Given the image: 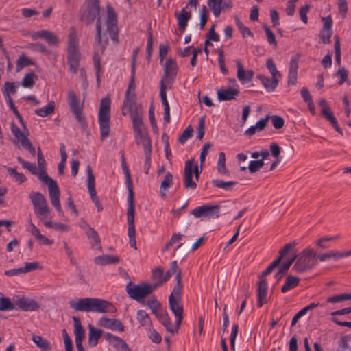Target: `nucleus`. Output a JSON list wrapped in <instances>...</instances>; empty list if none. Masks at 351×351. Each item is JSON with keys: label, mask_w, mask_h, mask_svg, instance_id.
I'll list each match as a JSON object with an SVG mask.
<instances>
[{"label": "nucleus", "mask_w": 351, "mask_h": 351, "mask_svg": "<svg viewBox=\"0 0 351 351\" xmlns=\"http://www.w3.org/2000/svg\"><path fill=\"white\" fill-rule=\"evenodd\" d=\"M69 306L76 311L104 313L112 311V304L103 299L96 298H82L71 300Z\"/></svg>", "instance_id": "nucleus-1"}, {"label": "nucleus", "mask_w": 351, "mask_h": 351, "mask_svg": "<svg viewBox=\"0 0 351 351\" xmlns=\"http://www.w3.org/2000/svg\"><path fill=\"white\" fill-rule=\"evenodd\" d=\"M80 53L78 38L75 32L73 31L68 36L67 62L70 72L73 74L77 73L80 66Z\"/></svg>", "instance_id": "nucleus-2"}, {"label": "nucleus", "mask_w": 351, "mask_h": 351, "mask_svg": "<svg viewBox=\"0 0 351 351\" xmlns=\"http://www.w3.org/2000/svg\"><path fill=\"white\" fill-rule=\"evenodd\" d=\"M317 265V252L308 247L300 253L293 269L297 272L304 273L312 269Z\"/></svg>", "instance_id": "nucleus-3"}, {"label": "nucleus", "mask_w": 351, "mask_h": 351, "mask_svg": "<svg viewBox=\"0 0 351 351\" xmlns=\"http://www.w3.org/2000/svg\"><path fill=\"white\" fill-rule=\"evenodd\" d=\"M110 98L106 97L101 99L99 106L98 121L101 141H104L110 134Z\"/></svg>", "instance_id": "nucleus-4"}, {"label": "nucleus", "mask_w": 351, "mask_h": 351, "mask_svg": "<svg viewBox=\"0 0 351 351\" xmlns=\"http://www.w3.org/2000/svg\"><path fill=\"white\" fill-rule=\"evenodd\" d=\"M29 198L34 206V213L40 221H44L49 219L50 208L44 195L40 192H32Z\"/></svg>", "instance_id": "nucleus-5"}, {"label": "nucleus", "mask_w": 351, "mask_h": 351, "mask_svg": "<svg viewBox=\"0 0 351 351\" xmlns=\"http://www.w3.org/2000/svg\"><path fill=\"white\" fill-rule=\"evenodd\" d=\"M128 108L132 125L134 131L135 137L136 138V143L138 144V139L143 141V143H145V138H149L147 136H143V129L144 124L142 120L143 110L141 105L132 106L131 107H126Z\"/></svg>", "instance_id": "nucleus-6"}, {"label": "nucleus", "mask_w": 351, "mask_h": 351, "mask_svg": "<svg viewBox=\"0 0 351 351\" xmlns=\"http://www.w3.org/2000/svg\"><path fill=\"white\" fill-rule=\"evenodd\" d=\"M125 289L130 298L138 302L144 303V298L154 291V287H152L149 283L143 282L135 285L132 282H129L126 285Z\"/></svg>", "instance_id": "nucleus-7"}, {"label": "nucleus", "mask_w": 351, "mask_h": 351, "mask_svg": "<svg viewBox=\"0 0 351 351\" xmlns=\"http://www.w3.org/2000/svg\"><path fill=\"white\" fill-rule=\"evenodd\" d=\"M134 213H135V204H134V193L128 194V210H127V221L128 224L129 243L131 247L136 249V230L134 223Z\"/></svg>", "instance_id": "nucleus-8"}, {"label": "nucleus", "mask_w": 351, "mask_h": 351, "mask_svg": "<svg viewBox=\"0 0 351 351\" xmlns=\"http://www.w3.org/2000/svg\"><path fill=\"white\" fill-rule=\"evenodd\" d=\"M220 206L218 204H204L191 211L195 218H218L220 215Z\"/></svg>", "instance_id": "nucleus-9"}, {"label": "nucleus", "mask_w": 351, "mask_h": 351, "mask_svg": "<svg viewBox=\"0 0 351 351\" xmlns=\"http://www.w3.org/2000/svg\"><path fill=\"white\" fill-rule=\"evenodd\" d=\"M100 6L98 0H90L87 2L86 9L84 10L81 19L87 25L91 24L99 16Z\"/></svg>", "instance_id": "nucleus-10"}, {"label": "nucleus", "mask_w": 351, "mask_h": 351, "mask_svg": "<svg viewBox=\"0 0 351 351\" xmlns=\"http://www.w3.org/2000/svg\"><path fill=\"white\" fill-rule=\"evenodd\" d=\"M177 70L178 65L176 62L172 58L167 60L160 85L173 84L177 75Z\"/></svg>", "instance_id": "nucleus-11"}, {"label": "nucleus", "mask_w": 351, "mask_h": 351, "mask_svg": "<svg viewBox=\"0 0 351 351\" xmlns=\"http://www.w3.org/2000/svg\"><path fill=\"white\" fill-rule=\"evenodd\" d=\"M107 30L111 40L115 43L118 42V27L117 18L114 8L108 5L107 6Z\"/></svg>", "instance_id": "nucleus-12"}, {"label": "nucleus", "mask_w": 351, "mask_h": 351, "mask_svg": "<svg viewBox=\"0 0 351 351\" xmlns=\"http://www.w3.org/2000/svg\"><path fill=\"white\" fill-rule=\"evenodd\" d=\"M169 304L170 310L173 312L176 318V331L178 332L181 322L183 319V308L181 304V298L169 296Z\"/></svg>", "instance_id": "nucleus-13"}, {"label": "nucleus", "mask_w": 351, "mask_h": 351, "mask_svg": "<svg viewBox=\"0 0 351 351\" xmlns=\"http://www.w3.org/2000/svg\"><path fill=\"white\" fill-rule=\"evenodd\" d=\"M135 73L136 70L133 68V69H131V76H130V80L127 88V90L125 92V97L124 99L123 104V110L126 108V107H131L132 106H136V95L134 93L131 94L130 91L131 90L135 89V84H134V80H135Z\"/></svg>", "instance_id": "nucleus-14"}, {"label": "nucleus", "mask_w": 351, "mask_h": 351, "mask_svg": "<svg viewBox=\"0 0 351 351\" xmlns=\"http://www.w3.org/2000/svg\"><path fill=\"white\" fill-rule=\"evenodd\" d=\"M104 337L117 351H132L123 339L109 332L106 333Z\"/></svg>", "instance_id": "nucleus-15"}, {"label": "nucleus", "mask_w": 351, "mask_h": 351, "mask_svg": "<svg viewBox=\"0 0 351 351\" xmlns=\"http://www.w3.org/2000/svg\"><path fill=\"white\" fill-rule=\"evenodd\" d=\"M74 322V334L75 336V344L78 351H84L82 341L85 337V331L78 317H73Z\"/></svg>", "instance_id": "nucleus-16"}, {"label": "nucleus", "mask_w": 351, "mask_h": 351, "mask_svg": "<svg viewBox=\"0 0 351 351\" xmlns=\"http://www.w3.org/2000/svg\"><path fill=\"white\" fill-rule=\"evenodd\" d=\"M14 303L19 308L25 311H34L40 308V304L38 302L28 298H19L14 300Z\"/></svg>", "instance_id": "nucleus-17"}, {"label": "nucleus", "mask_w": 351, "mask_h": 351, "mask_svg": "<svg viewBox=\"0 0 351 351\" xmlns=\"http://www.w3.org/2000/svg\"><path fill=\"white\" fill-rule=\"evenodd\" d=\"M95 40L96 47H99L101 53H104L108 43V40L106 34H101V19L100 17L97 19Z\"/></svg>", "instance_id": "nucleus-18"}, {"label": "nucleus", "mask_w": 351, "mask_h": 351, "mask_svg": "<svg viewBox=\"0 0 351 351\" xmlns=\"http://www.w3.org/2000/svg\"><path fill=\"white\" fill-rule=\"evenodd\" d=\"M193 160H187L185 163L184 170V186L186 189H195L197 188V184L193 181Z\"/></svg>", "instance_id": "nucleus-19"}, {"label": "nucleus", "mask_w": 351, "mask_h": 351, "mask_svg": "<svg viewBox=\"0 0 351 351\" xmlns=\"http://www.w3.org/2000/svg\"><path fill=\"white\" fill-rule=\"evenodd\" d=\"M99 326L110 329L112 330H117L119 332L124 331V326L117 319H110L106 317H102L99 321Z\"/></svg>", "instance_id": "nucleus-20"}, {"label": "nucleus", "mask_w": 351, "mask_h": 351, "mask_svg": "<svg viewBox=\"0 0 351 351\" xmlns=\"http://www.w3.org/2000/svg\"><path fill=\"white\" fill-rule=\"evenodd\" d=\"M48 189L51 204L60 215L63 214V210L60 203V191L57 184L49 187Z\"/></svg>", "instance_id": "nucleus-21"}, {"label": "nucleus", "mask_w": 351, "mask_h": 351, "mask_svg": "<svg viewBox=\"0 0 351 351\" xmlns=\"http://www.w3.org/2000/svg\"><path fill=\"white\" fill-rule=\"evenodd\" d=\"M32 38L36 40L38 38L45 40L51 45H56L59 43L58 37L51 32L47 30H40L34 32Z\"/></svg>", "instance_id": "nucleus-22"}, {"label": "nucleus", "mask_w": 351, "mask_h": 351, "mask_svg": "<svg viewBox=\"0 0 351 351\" xmlns=\"http://www.w3.org/2000/svg\"><path fill=\"white\" fill-rule=\"evenodd\" d=\"M298 62L299 59L296 56H293L291 59L289 67L287 82L289 86L296 84L298 77Z\"/></svg>", "instance_id": "nucleus-23"}, {"label": "nucleus", "mask_w": 351, "mask_h": 351, "mask_svg": "<svg viewBox=\"0 0 351 351\" xmlns=\"http://www.w3.org/2000/svg\"><path fill=\"white\" fill-rule=\"evenodd\" d=\"M267 283L265 278L260 280L257 289L258 305L261 307L267 302Z\"/></svg>", "instance_id": "nucleus-24"}, {"label": "nucleus", "mask_w": 351, "mask_h": 351, "mask_svg": "<svg viewBox=\"0 0 351 351\" xmlns=\"http://www.w3.org/2000/svg\"><path fill=\"white\" fill-rule=\"evenodd\" d=\"M217 98L220 101L234 99L239 95V91L236 88H221L217 91Z\"/></svg>", "instance_id": "nucleus-25"}, {"label": "nucleus", "mask_w": 351, "mask_h": 351, "mask_svg": "<svg viewBox=\"0 0 351 351\" xmlns=\"http://www.w3.org/2000/svg\"><path fill=\"white\" fill-rule=\"evenodd\" d=\"M28 230L38 241L40 244L49 245L53 243V241L40 234V230L32 222V220H29V221Z\"/></svg>", "instance_id": "nucleus-26"}, {"label": "nucleus", "mask_w": 351, "mask_h": 351, "mask_svg": "<svg viewBox=\"0 0 351 351\" xmlns=\"http://www.w3.org/2000/svg\"><path fill=\"white\" fill-rule=\"evenodd\" d=\"M88 328L89 330L88 339V346L90 347H95L98 343L99 339L101 337L103 331L95 328L90 324H88Z\"/></svg>", "instance_id": "nucleus-27"}, {"label": "nucleus", "mask_w": 351, "mask_h": 351, "mask_svg": "<svg viewBox=\"0 0 351 351\" xmlns=\"http://www.w3.org/2000/svg\"><path fill=\"white\" fill-rule=\"evenodd\" d=\"M145 143H143V147L145 155L144 171L145 174H148L151 166V156L152 151L150 138H145Z\"/></svg>", "instance_id": "nucleus-28"}, {"label": "nucleus", "mask_w": 351, "mask_h": 351, "mask_svg": "<svg viewBox=\"0 0 351 351\" xmlns=\"http://www.w3.org/2000/svg\"><path fill=\"white\" fill-rule=\"evenodd\" d=\"M86 235L88 239L95 241V245H94L93 242H90L92 249L99 250L101 251L102 247L98 232L93 228L88 226V228L86 231Z\"/></svg>", "instance_id": "nucleus-29"}, {"label": "nucleus", "mask_w": 351, "mask_h": 351, "mask_svg": "<svg viewBox=\"0 0 351 351\" xmlns=\"http://www.w3.org/2000/svg\"><path fill=\"white\" fill-rule=\"evenodd\" d=\"M119 257L110 254H104L96 256L94 258V263L98 265H106L110 264H115L119 262Z\"/></svg>", "instance_id": "nucleus-30"}, {"label": "nucleus", "mask_w": 351, "mask_h": 351, "mask_svg": "<svg viewBox=\"0 0 351 351\" xmlns=\"http://www.w3.org/2000/svg\"><path fill=\"white\" fill-rule=\"evenodd\" d=\"M237 77L241 82L244 81H250L254 75V71L252 70H247L245 71L243 68V64L237 61Z\"/></svg>", "instance_id": "nucleus-31"}, {"label": "nucleus", "mask_w": 351, "mask_h": 351, "mask_svg": "<svg viewBox=\"0 0 351 351\" xmlns=\"http://www.w3.org/2000/svg\"><path fill=\"white\" fill-rule=\"evenodd\" d=\"M164 278V271L162 267H157L153 270L152 279L154 283L151 284V286L154 287V290L165 282Z\"/></svg>", "instance_id": "nucleus-32"}, {"label": "nucleus", "mask_w": 351, "mask_h": 351, "mask_svg": "<svg viewBox=\"0 0 351 351\" xmlns=\"http://www.w3.org/2000/svg\"><path fill=\"white\" fill-rule=\"evenodd\" d=\"M321 114L330 123V124L333 126L335 130L341 135H343V130L339 126L338 122L333 113L330 111V110H326L325 109H322Z\"/></svg>", "instance_id": "nucleus-33"}, {"label": "nucleus", "mask_w": 351, "mask_h": 351, "mask_svg": "<svg viewBox=\"0 0 351 351\" xmlns=\"http://www.w3.org/2000/svg\"><path fill=\"white\" fill-rule=\"evenodd\" d=\"M257 78L260 80L264 87L268 91H273L276 88L278 84V77H265L262 75H257Z\"/></svg>", "instance_id": "nucleus-34"}, {"label": "nucleus", "mask_w": 351, "mask_h": 351, "mask_svg": "<svg viewBox=\"0 0 351 351\" xmlns=\"http://www.w3.org/2000/svg\"><path fill=\"white\" fill-rule=\"evenodd\" d=\"M156 317L165 327L167 332L174 334L175 330L173 329V324H171V319L165 311H160V314H157Z\"/></svg>", "instance_id": "nucleus-35"}, {"label": "nucleus", "mask_w": 351, "mask_h": 351, "mask_svg": "<svg viewBox=\"0 0 351 351\" xmlns=\"http://www.w3.org/2000/svg\"><path fill=\"white\" fill-rule=\"evenodd\" d=\"M300 280V278L296 276L292 275L287 276L286 277L285 284L281 288V292L286 293L288 291L295 288L298 285Z\"/></svg>", "instance_id": "nucleus-36"}, {"label": "nucleus", "mask_w": 351, "mask_h": 351, "mask_svg": "<svg viewBox=\"0 0 351 351\" xmlns=\"http://www.w3.org/2000/svg\"><path fill=\"white\" fill-rule=\"evenodd\" d=\"M176 17L179 29L183 32L186 29L188 21L191 19V15L189 12H186V8H182Z\"/></svg>", "instance_id": "nucleus-37"}, {"label": "nucleus", "mask_w": 351, "mask_h": 351, "mask_svg": "<svg viewBox=\"0 0 351 351\" xmlns=\"http://www.w3.org/2000/svg\"><path fill=\"white\" fill-rule=\"evenodd\" d=\"M32 341L43 351H49L51 349V343L40 335H34Z\"/></svg>", "instance_id": "nucleus-38"}, {"label": "nucleus", "mask_w": 351, "mask_h": 351, "mask_svg": "<svg viewBox=\"0 0 351 351\" xmlns=\"http://www.w3.org/2000/svg\"><path fill=\"white\" fill-rule=\"evenodd\" d=\"M55 110V102L51 101L48 104L43 107L35 110V114L41 117H45L52 114Z\"/></svg>", "instance_id": "nucleus-39"}, {"label": "nucleus", "mask_w": 351, "mask_h": 351, "mask_svg": "<svg viewBox=\"0 0 351 351\" xmlns=\"http://www.w3.org/2000/svg\"><path fill=\"white\" fill-rule=\"evenodd\" d=\"M176 284L174 286L172 292L169 296L173 298H181V293L182 291V274L181 271H178L176 276Z\"/></svg>", "instance_id": "nucleus-40"}, {"label": "nucleus", "mask_w": 351, "mask_h": 351, "mask_svg": "<svg viewBox=\"0 0 351 351\" xmlns=\"http://www.w3.org/2000/svg\"><path fill=\"white\" fill-rule=\"evenodd\" d=\"M68 103L72 112L82 109L80 104V101L76 97L74 91L69 90L68 91Z\"/></svg>", "instance_id": "nucleus-41"}, {"label": "nucleus", "mask_w": 351, "mask_h": 351, "mask_svg": "<svg viewBox=\"0 0 351 351\" xmlns=\"http://www.w3.org/2000/svg\"><path fill=\"white\" fill-rule=\"evenodd\" d=\"M173 183V176L170 172H167L160 184V191L162 197H166L165 191L170 187Z\"/></svg>", "instance_id": "nucleus-42"}, {"label": "nucleus", "mask_w": 351, "mask_h": 351, "mask_svg": "<svg viewBox=\"0 0 351 351\" xmlns=\"http://www.w3.org/2000/svg\"><path fill=\"white\" fill-rule=\"evenodd\" d=\"M211 182L215 186H216L217 188L223 189L226 191H231L232 187L237 184V182H236V181L225 182V181H223L221 180H218V179L213 180L211 181Z\"/></svg>", "instance_id": "nucleus-43"}, {"label": "nucleus", "mask_w": 351, "mask_h": 351, "mask_svg": "<svg viewBox=\"0 0 351 351\" xmlns=\"http://www.w3.org/2000/svg\"><path fill=\"white\" fill-rule=\"evenodd\" d=\"M35 63L33 60H32L30 58H29L27 56H26L24 54H21L19 56L16 65V69L17 71H19L23 68L25 66H28L30 65H34Z\"/></svg>", "instance_id": "nucleus-44"}, {"label": "nucleus", "mask_w": 351, "mask_h": 351, "mask_svg": "<svg viewBox=\"0 0 351 351\" xmlns=\"http://www.w3.org/2000/svg\"><path fill=\"white\" fill-rule=\"evenodd\" d=\"M223 0H208V5L215 17H219L222 10Z\"/></svg>", "instance_id": "nucleus-45"}, {"label": "nucleus", "mask_w": 351, "mask_h": 351, "mask_svg": "<svg viewBox=\"0 0 351 351\" xmlns=\"http://www.w3.org/2000/svg\"><path fill=\"white\" fill-rule=\"evenodd\" d=\"M61 160L58 167V171L60 175H63L64 169L66 165V160H67V154L65 149V146L63 143L60 144V147Z\"/></svg>", "instance_id": "nucleus-46"}, {"label": "nucleus", "mask_w": 351, "mask_h": 351, "mask_svg": "<svg viewBox=\"0 0 351 351\" xmlns=\"http://www.w3.org/2000/svg\"><path fill=\"white\" fill-rule=\"evenodd\" d=\"M14 304L0 293V311H12L14 308Z\"/></svg>", "instance_id": "nucleus-47"}, {"label": "nucleus", "mask_w": 351, "mask_h": 351, "mask_svg": "<svg viewBox=\"0 0 351 351\" xmlns=\"http://www.w3.org/2000/svg\"><path fill=\"white\" fill-rule=\"evenodd\" d=\"M19 86V82H6L4 84V91L3 95L6 97L7 100L10 97L11 94H14L16 93V88Z\"/></svg>", "instance_id": "nucleus-48"}, {"label": "nucleus", "mask_w": 351, "mask_h": 351, "mask_svg": "<svg viewBox=\"0 0 351 351\" xmlns=\"http://www.w3.org/2000/svg\"><path fill=\"white\" fill-rule=\"evenodd\" d=\"M136 319L142 326H149L151 325L150 317L144 310L137 311Z\"/></svg>", "instance_id": "nucleus-49"}, {"label": "nucleus", "mask_w": 351, "mask_h": 351, "mask_svg": "<svg viewBox=\"0 0 351 351\" xmlns=\"http://www.w3.org/2000/svg\"><path fill=\"white\" fill-rule=\"evenodd\" d=\"M35 175L37 176L43 182L47 184L48 188L56 184V182L46 173L45 169L37 170V174Z\"/></svg>", "instance_id": "nucleus-50"}, {"label": "nucleus", "mask_w": 351, "mask_h": 351, "mask_svg": "<svg viewBox=\"0 0 351 351\" xmlns=\"http://www.w3.org/2000/svg\"><path fill=\"white\" fill-rule=\"evenodd\" d=\"M234 21L236 25L240 30L243 37L253 36V33L251 32V30L243 25L238 16H234Z\"/></svg>", "instance_id": "nucleus-51"}, {"label": "nucleus", "mask_w": 351, "mask_h": 351, "mask_svg": "<svg viewBox=\"0 0 351 351\" xmlns=\"http://www.w3.org/2000/svg\"><path fill=\"white\" fill-rule=\"evenodd\" d=\"M34 77L35 74L33 72L25 74L22 80V86L24 88H32L35 84Z\"/></svg>", "instance_id": "nucleus-52"}, {"label": "nucleus", "mask_w": 351, "mask_h": 351, "mask_svg": "<svg viewBox=\"0 0 351 351\" xmlns=\"http://www.w3.org/2000/svg\"><path fill=\"white\" fill-rule=\"evenodd\" d=\"M225 162H226L225 154L223 152H220L219 154L217 170H218V172L221 175H225L228 173L227 169H226Z\"/></svg>", "instance_id": "nucleus-53"}, {"label": "nucleus", "mask_w": 351, "mask_h": 351, "mask_svg": "<svg viewBox=\"0 0 351 351\" xmlns=\"http://www.w3.org/2000/svg\"><path fill=\"white\" fill-rule=\"evenodd\" d=\"M17 160L23 166V168L28 169L32 174H37L38 169L34 164L25 161L21 156L17 157Z\"/></svg>", "instance_id": "nucleus-54"}, {"label": "nucleus", "mask_w": 351, "mask_h": 351, "mask_svg": "<svg viewBox=\"0 0 351 351\" xmlns=\"http://www.w3.org/2000/svg\"><path fill=\"white\" fill-rule=\"evenodd\" d=\"M266 66L271 73L272 77H280L281 75L278 71L276 64L271 58L267 60Z\"/></svg>", "instance_id": "nucleus-55"}, {"label": "nucleus", "mask_w": 351, "mask_h": 351, "mask_svg": "<svg viewBox=\"0 0 351 351\" xmlns=\"http://www.w3.org/2000/svg\"><path fill=\"white\" fill-rule=\"evenodd\" d=\"M122 167H123V173L125 174V176L126 178L125 183L127 185V188L128 189V194L134 193L133 186H132V180L131 178V176L128 167L127 165H124Z\"/></svg>", "instance_id": "nucleus-56"}, {"label": "nucleus", "mask_w": 351, "mask_h": 351, "mask_svg": "<svg viewBox=\"0 0 351 351\" xmlns=\"http://www.w3.org/2000/svg\"><path fill=\"white\" fill-rule=\"evenodd\" d=\"M147 306L152 310V313L157 316V314H160V304L158 301L155 298H152L151 300L147 302Z\"/></svg>", "instance_id": "nucleus-57"}, {"label": "nucleus", "mask_w": 351, "mask_h": 351, "mask_svg": "<svg viewBox=\"0 0 351 351\" xmlns=\"http://www.w3.org/2000/svg\"><path fill=\"white\" fill-rule=\"evenodd\" d=\"M7 171L10 176H13L15 180L20 184L23 183L26 180L25 176L21 173L17 172L14 168L8 167Z\"/></svg>", "instance_id": "nucleus-58"}, {"label": "nucleus", "mask_w": 351, "mask_h": 351, "mask_svg": "<svg viewBox=\"0 0 351 351\" xmlns=\"http://www.w3.org/2000/svg\"><path fill=\"white\" fill-rule=\"evenodd\" d=\"M347 300H350L349 293H341L328 298L327 302L330 303H338Z\"/></svg>", "instance_id": "nucleus-59"}, {"label": "nucleus", "mask_w": 351, "mask_h": 351, "mask_svg": "<svg viewBox=\"0 0 351 351\" xmlns=\"http://www.w3.org/2000/svg\"><path fill=\"white\" fill-rule=\"evenodd\" d=\"M192 134L193 129L191 128V126H188L180 135L178 139V143L180 144H184L192 136Z\"/></svg>", "instance_id": "nucleus-60"}, {"label": "nucleus", "mask_w": 351, "mask_h": 351, "mask_svg": "<svg viewBox=\"0 0 351 351\" xmlns=\"http://www.w3.org/2000/svg\"><path fill=\"white\" fill-rule=\"evenodd\" d=\"M264 165V161H263V159L261 160H252L250 161L248 169L250 173H255L258 169L262 168Z\"/></svg>", "instance_id": "nucleus-61"}, {"label": "nucleus", "mask_w": 351, "mask_h": 351, "mask_svg": "<svg viewBox=\"0 0 351 351\" xmlns=\"http://www.w3.org/2000/svg\"><path fill=\"white\" fill-rule=\"evenodd\" d=\"M100 56L97 51L94 52V55L93 57V61L94 63L95 69L96 70V75H97V82L99 81V73L101 71V64H100Z\"/></svg>", "instance_id": "nucleus-62"}, {"label": "nucleus", "mask_w": 351, "mask_h": 351, "mask_svg": "<svg viewBox=\"0 0 351 351\" xmlns=\"http://www.w3.org/2000/svg\"><path fill=\"white\" fill-rule=\"evenodd\" d=\"M7 102H8V105L9 106L10 108L12 110V112H14L15 116L17 117V119H19V121L21 123V124L24 128H25V121H24L22 116L20 114L19 112L18 111V110L14 106V104L13 103V101H12V98L9 97V99H8Z\"/></svg>", "instance_id": "nucleus-63"}, {"label": "nucleus", "mask_w": 351, "mask_h": 351, "mask_svg": "<svg viewBox=\"0 0 351 351\" xmlns=\"http://www.w3.org/2000/svg\"><path fill=\"white\" fill-rule=\"evenodd\" d=\"M239 331V326L237 324H234L231 330V334L230 337V346L233 351H235V341Z\"/></svg>", "instance_id": "nucleus-64"}]
</instances>
